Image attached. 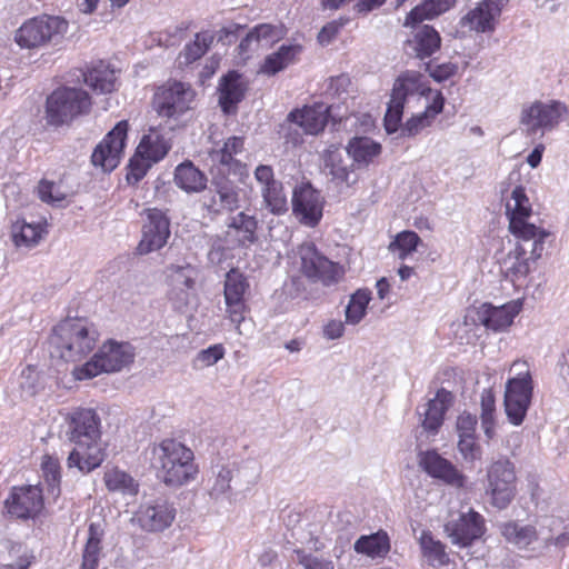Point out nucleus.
I'll list each match as a JSON object with an SVG mask.
<instances>
[{"label":"nucleus","instance_id":"f257e3e1","mask_svg":"<svg viewBox=\"0 0 569 569\" xmlns=\"http://www.w3.org/2000/svg\"><path fill=\"white\" fill-rule=\"evenodd\" d=\"M67 437L74 448L69 453L67 466L89 473L101 466L106 458L101 446L100 417L90 408H77L68 413Z\"/></svg>","mask_w":569,"mask_h":569},{"label":"nucleus","instance_id":"f03ea898","mask_svg":"<svg viewBox=\"0 0 569 569\" xmlns=\"http://www.w3.org/2000/svg\"><path fill=\"white\" fill-rule=\"evenodd\" d=\"M150 463L157 476L169 487H180L198 473L193 451L182 442L167 438L150 448Z\"/></svg>","mask_w":569,"mask_h":569},{"label":"nucleus","instance_id":"7ed1b4c3","mask_svg":"<svg viewBox=\"0 0 569 569\" xmlns=\"http://www.w3.org/2000/svg\"><path fill=\"white\" fill-rule=\"evenodd\" d=\"M98 340L93 325L82 318H67L59 322L49 338L51 356L64 361H79L91 352Z\"/></svg>","mask_w":569,"mask_h":569},{"label":"nucleus","instance_id":"20e7f679","mask_svg":"<svg viewBox=\"0 0 569 569\" xmlns=\"http://www.w3.org/2000/svg\"><path fill=\"white\" fill-rule=\"evenodd\" d=\"M260 475L259 466L252 460H227L212 466L211 499L231 501L233 490H248L256 485Z\"/></svg>","mask_w":569,"mask_h":569},{"label":"nucleus","instance_id":"39448f33","mask_svg":"<svg viewBox=\"0 0 569 569\" xmlns=\"http://www.w3.org/2000/svg\"><path fill=\"white\" fill-rule=\"evenodd\" d=\"M91 104L87 91L78 88H59L47 98V121L56 127L68 124L77 117L89 113Z\"/></svg>","mask_w":569,"mask_h":569},{"label":"nucleus","instance_id":"423d86ee","mask_svg":"<svg viewBox=\"0 0 569 569\" xmlns=\"http://www.w3.org/2000/svg\"><path fill=\"white\" fill-rule=\"evenodd\" d=\"M133 349L129 343L108 341L103 343L92 359L73 369L77 380L91 379L101 372H116L133 361Z\"/></svg>","mask_w":569,"mask_h":569},{"label":"nucleus","instance_id":"0eeeda50","mask_svg":"<svg viewBox=\"0 0 569 569\" xmlns=\"http://www.w3.org/2000/svg\"><path fill=\"white\" fill-rule=\"evenodd\" d=\"M248 289L249 281L238 269L232 268L226 273L223 288L226 312L239 335H249L253 330L252 320L247 318L249 309L244 295Z\"/></svg>","mask_w":569,"mask_h":569},{"label":"nucleus","instance_id":"6e6552de","mask_svg":"<svg viewBox=\"0 0 569 569\" xmlns=\"http://www.w3.org/2000/svg\"><path fill=\"white\" fill-rule=\"evenodd\" d=\"M68 28V22L53 16L42 14L26 21L16 32V42L21 48L32 49L58 42Z\"/></svg>","mask_w":569,"mask_h":569},{"label":"nucleus","instance_id":"1a4fd4ad","mask_svg":"<svg viewBox=\"0 0 569 569\" xmlns=\"http://www.w3.org/2000/svg\"><path fill=\"white\" fill-rule=\"evenodd\" d=\"M298 254L301 260V272L313 281L331 286L343 276V269L320 253L311 242L301 244Z\"/></svg>","mask_w":569,"mask_h":569},{"label":"nucleus","instance_id":"9d476101","mask_svg":"<svg viewBox=\"0 0 569 569\" xmlns=\"http://www.w3.org/2000/svg\"><path fill=\"white\" fill-rule=\"evenodd\" d=\"M194 96L189 84L174 81L158 88L153 97V107L161 117L178 118L192 109Z\"/></svg>","mask_w":569,"mask_h":569},{"label":"nucleus","instance_id":"9b49d317","mask_svg":"<svg viewBox=\"0 0 569 569\" xmlns=\"http://www.w3.org/2000/svg\"><path fill=\"white\" fill-rule=\"evenodd\" d=\"M487 493L496 508L506 509L516 493V473L513 463L508 459L495 461L488 469Z\"/></svg>","mask_w":569,"mask_h":569},{"label":"nucleus","instance_id":"f8f14e48","mask_svg":"<svg viewBox=\"0 0 569 569\" xmlns=\"http://www.w3.org/2000/svg\"><path fill=\"white\" fill-rule=\"evenodd\" d=\"M532 393L533 385L529 371L507 381L503 405L507 418L512 425L520 426L523 422Z\"/></svg>","mask_w":569,"mask_h":569},{"label":"nucleus","instance_id":"ddd939ff","mask_svg":"<svg viewBox=\"0 0 569 569\" xmlns=\"http://www.w3.org/2000/svg\"><path fill=\"white\" fill-rule=\"evenodd\" d=\"M448 538L455 545L467 547L485 533V520L473 510L456 512L443 525Z\"/></svg>","mask_w":569,"mask_h":569},{"label":"nucleus","instance_id":"4468645a","mask_svg":"<svg viewBox=\"0 0 569 569\" xmlns=\"http://www.w3.org/2000/svg\"><path fill=\"white\" fill-rule=\"evenodd\" d=\"M567 112L568 109L562 102L551 101L550 103H543L536 101L522 109L520 122L526 126L528 134H535L538 130L553 129Z\"/></svg>","mask_w":569,"mask_h":569},{"label":"nucleus","instance_id":"2eb2a0df","mask_svg":"<svg viewBox=\"0 0 569 569\" xmlns=\"http://www.w3.org/2000/svg\"><path fill=\"white\" fill-rule=\"evenodd\" d=\"M176 513L171 502L164 498H157L141 503L133 520L144 531L160 532L172 525Z\"/></svg>","mask_w":569,"mask_h":569},{"label":"nucleus","instance_id":"dca6fc26","mask_svg":"<svg viewBox=\"0 0 569 569\" xmlns=\"http://www.w3.org/2000/svg\"><path fill=\"white\" fill-rule=\"evenodd\" d=\"M43 495L39 486L12 487L4 501L8 513L18 519H31L43 509Z\"/></svg>","mask_w":569,"mask_h":569},{"label":"nucleus","instance_id":"f3484780","mask_svg":"<svg viewBox=\"0 0 569 569\" xmlns=\"http://www.w3.org/2000/svg\"><path fill=\"white\" fill-rule=\"evenodd\" d=\"M169 299L173 308L183 311L196 297L198 270L191 264L169 268Z\"/></svg>","mask_w":569,"mask_h":569},{"label":"nucleus","instance_id":"a211bd4d","mask_svg":"<svg viewBox=\"0 0 569 569\" xmlns=\"http://www.w3.org/2000/svg\"><path fill=\"white\" fill-rule=\"evenodd\" d=\"M128 122L119 121L114 128L94 148L91 154V162L101 167L104 171L113 170L120 161L126 144Z\"/></svg>","mask_w":569,"mask_h":569},{"label":"nucleus","instance_id":"6ab92c4d","mask_svg":"<svg viewBox=\"0 0 569 569\" xmlns=\"http://www.w3.org/2000/svg\"><path fill=\"white\" fill-rule=\"evenodd\" d=\"M170 237V220L160 209L146 210L142 238L137 247L140 254H147L166 246Z\"/></svg>","mask_w":569,"mask_h":569},{"label":"nucleus","instance_id":"aec40b11","mask_svg":"<svg viewBox=\"0 0 569 569\" xmlns=\"http://www.w3.org/2000/svg\"><path fill=\"white\" fill-rule=\"evenodd\" d=\"M418 461L422 470L431 478L456 489L465 487L467 477L438 451H421L418 455Z\"/></svg>","mask_w":569,"mask_h":569},{"label":"nucleus","instance_id":"412c9836","mask_svg":"<svg viewBox=\"0 0 569 569\" xmlns=\"http://www.w3.org/2000/svg\"><path fill=\"white\" fill-rule=\"evenodd\" d=\"M322 197L310 183H302L295 188L292 211L302 224L316 227L322 218Z\"/></svg>","mask_w":569,"mask_h":569},{"label":"nucleus","instance_id":"4be33fe9","mask_svg":"<svg viewBox=\"0 0 569 569\" xmlns=\"http://www.w3.org/2000/svg\"><path fill=\"white\" fill-rule=\"evenodd\" d=\"M211 187L214 192L210 202L206 204L209 212H233L240 208V188L227 173H211Z\"/></svg>","mask_w":569,"mask_h":569},{"label":"nucleus","instance_id":"5701e85b","mask_svg":"<svg viewBox=\"0 0 569 569\" xmlns=\"http://www.w3.org/2000/svg\"><path fill=\"white\" fill-rule=\"evenodd\" d=\"M249 81L237 70H231L219 79L218 103L224 114L232 116L238 112V104L246 98Z\"/></svg>","mask_w":569,"mask_h":569},{"label":"nucleus","instance_id":"b1692460","mask_svg":"<svg viewBox=\"0 0 569 569\" xmlns=\"http://www.w3.org/2000/svg\"><path fill=\"white\" fill-rule=\"evenodd\" d=\"M243 146V138L233 136L228 138L221 148L211 150L209 152L211 160L210 173L219 172L241 176L246 167L234 157L242 152Z\"/></svg>","mask_w":569,"mask_h":569},{"label":"nucleus","instance_id":"393cba45","mask_svg":"<svg viewBox=\"0 0 569 569\" xmlns=\"http://www.w3.org/2000/svg\"><path fill=\"white\" fill-rule=\"evenodd\" d=\"M509 0H482L476 8L460 19V26L476 32H491L496 19L501 14L503 6Z\"/></svg>","mask_w":569,"mask_h":569},{"label":"nucleus","instance_id":"a878e982","mask_svg":"<svg viewBox=\"0 0 569 569\" xmlns=\"http://www.w3.org/2000/svg\"><path fill=\"white\" fill-rule=\"evenodd\" d=\"M453 399L452 392L440 388L436 396L422 406V410L418 409L420 425L425 431L431 435L438 433L443 423L446 412L453 403Z\"/></svg>","mask_w":569,"mask_h":569},{"label":"nucleus","instance_id":"bb28decb","mask_svg":"<svg viewBox=\"0 0 569 569\" xmlns=\"http://www.w3.org/2000/svg\"><path fill=\"white\" fill-rule=\"evenodd\" d=\"M258 220L243 211L229 218L227 222L226 241L232 248H248L258 241Z\"/></svg>","mask_w":569,"mask_h":569},{"label":"nucleus","instance_id":"cd10ccee","mask_svg":"<svg viewBox=\"0 0 569 569\" xmlns=\"http://www.w3.org/2000/svg\"><path fill=\"white\" fill-rule=\"evenodd\" d=\"M323 163L325 169L328 170V174L336 184L350 188L358 182L359 177L353 170L356 164L346 162L339 147L331 144L325 151Z\"/></svg>","mask_w":569,"mask_h":569},{"label":"nucleus","instance_id":"c85d7f7f","mask_svg":"<svg viewBox=\"0 0 569 569\" xmlns=\"http://www.w3.org/2000/svg\"><path fill=\"white\" fill-rule=\"evenodd\" d=\"M330 107L325 102H316L312 106H306L301 110L291 111L287 120L297 123L308 134H318L321 132L329 119Z\"/></svg>","mask_w":569,"mask_h":569},{"label":"nucleus","instance_id":"c756f323","mask_svg":"<svg viewBox=\"0 0 569 569\" xmlns=\"http://www.w3.org/2000/svg\"><path fill=\"white\" fill-rule=\"evenodd\" d=\"M520 308L516 305L495 307L491 303H482L476 315L477 321L492 331H503L513 322Z\"/></svg>","mask_w":569,"mask_h":569},{"label":"nucleus","instance_id":"7c9ffc66","mask_svg":"<svg viewBox=\"0 0 569 569\" xmlns=\"http://www.w3.org/2000/svg\"><path fill=\"white\" fill-rule=\"evenodd\" d=\"M441 38L438 31L428 24L416 30L413 37L405 43L407 54L423 60L439 50Z\"/></svg>","mask_w":569,"mask_h":569},{"label":"nucleus","instance_id":"2f4dec72","mask_svg":"<svg viewBox=\"0 0 569 569\" xmlns=\"http://www.w3.org/2000/svg\"><path fill=\"white\" fill-rule=\"evenodd\" d=\"M83 78L84 83L97 93H110L117 87L116 70L102 60L88 67L83 72Z\"/></svg>","mask_w":569,"mask_h":569},{"label":"nucleus","instance_id":"473e14b6","mask_svg":"<svg viewBox=\"0 0 569 569\" xmlns=\"http://www.w3.org/2000/svg\"><path fill=\"white\" fill-rule=\"evenodd\" d=\"M431 89L425 81V77L415 70H406L401 72L393 82L391 94L401 98L406 103L411 96H427L431 93Z\"/></svg>","mask_w":569,"mask_h":569},{"label":"nucleus","instance_id":"72a5a7b5","mask_svg":"<svg viewBox=\"0 0 569 569\" xmlns=\"http://www.w3.org/2000/svg\"><path fill=\"white\" fill-rule=\"evenodd\" d=\"M346 151L357 168H366L381 153V144L369 137H353Z\"/></svg>","mask_w":569,"mask_h":569},{"label":"nucleus","instance_id":"f704fd0d","mask_svg":"<svg viewBox=\"0 0 569 569\" xmlns=\"http://www.w3.org/2000/svg\"><path fill=\"white\" fill-rule=\"evenodd\" d=\"M176 184L188 193L206 189L208 179L190 160L178 164L174 170Z\"/></svg>","mask_w":569,"mask_h":569},{"label":"nucleus","instance_id":"c9c22d12","mask_svg":"<svg viewBox=\"0 0 569 569\" xmlns=\"http://www.w3.org/2000/svg\"><path fill=\"white\" fill-rule=\"evenodd\" d=\"M301 51L300 44H282L276 52L264 58L260 71L268 76H274L292 64Z\"/></svg>","mask_w":569,"mask_h":569},{"label":"nucleus","instance_id":"e433bc0d","mask_svg":"<svg viewBox=\"0 0 569 569\" xmlns=\"http://www.w3.org/2000/svg\"><path fill=\"white\" fill-rule=\"evenodd\" d=\"M390 539L385 530L371 535H363L357 539L353 549L357 553L366 555L372 559L383 558L390 551Z\"/></svg>","mask_w":569,"mask_h":569},{"label":"nucleus","instance_id":"4c0bfd02","mask_svg":"<svg viewBox=\"0 0 569 569\" xmlns=\"http://www.w3.org/2000/svg\"><path fill=\"white\" fill-rule=\"evenodd\" d=\"M456 0H425L415 7L407 16L405 26H416L423 20L433 19L448 11Z\"/></svg>","mask_w":569,"mask_h":569},{"label":"nucleus","instance_id":"58836bf2","mask_svg":"<svg viewBox=\"0 0 569 569\" xmlns=\"http://www.w3.org/2000/svg\"><path fill=\"white\" fill-rule=\"evenodd\" d=\"M500 532L509 543L519 549H526L538 539V532L533 526H521L516 521L501 523Z\"/></svg>","mask_w":569,"mask_h":569},{"label":"nucleus","instance_id":"ea45409f","mask_svg":"<svg viewBox=\"0 0 569 569\" xmlns=\"http://www.w3.org/2000/svg\"><path fill=\"white\" fill-rule=\"evenodd\" d=\"M171 146L156 130H150L149 134L143 136L137 149L139 154H144L153 163L163 159L169 152Z\"/></svg>","mask_w":569,"mask_h":569},{"label":"nucleus","instance_id":"a19ab883","mask_svg":"<svg viewBox=\"0 0 569 569\" xmlns=\"http://www.w3.org/2000/svg\"><path fill=\"white\" fill-rule=\"evenodd\" d=\"M419 543L422 555L430 566L442 567L449 562L445 545L441 541L436 540L430 531H422Z\"/></svg>","mask_w":569,"mask_h":569},{"label":"nucleus","instance_id":"79ce46f5","mask_svg":"<svg viewBox=\"0 0 569 569\" xmlns=\"http://www.w3.org/2000/svg\"><path fill=\"white\" fill-rule=\"evenodd\" d=\"M43 232L40 223H28L24 220H17L11 226V233L14 243L26 247H32L39 242Z\"/></svg>","mask_w":569,"mask_h":569},{"label":"nucleus","instance_id":"37998d69","mask_svg":"<svg viewBox=\"0 0 569 569\" xmlns=\"http://www.w3.org/2000/svg\"><path fill=\"white\" fill-rule=\"evenodd\" d=\"M102 555L101 535L94 523L89 526V537L82 551L81 569H97Z\"/></svg>","mask_w":569,"mask_h":569},{"label":"nucleus","instance_id":"c03bdc74","mask_svg":"<svg viewBox=\"0 0 569 569\" xmlns=\"http://www.w3.org/2000/svg\"><path fill=\"white\" fill-rule=\"evenodd\" d=\"M528 248L525 244H517L516 248L509 252L508 260L511 264L507 267L506 274L512 281L525 279L531 271L530 260L527 257Z\"/></svg>","mask_w":569,"mask_h":569},{"label":"nucleus","instance_id":"a18cd8bd","mask_svg":"<svg viewBox=\"0 0 569 569\" xmlns=\"http://www.w3.org/2000/svg\"><path fill=\"white\" fill-rule=\"evenodd\" d=\"M18 387L23 398H31L44 388L41 372L32 365L26 366L19 377Z\"/></svg>","mask_w":569,"mask_h":569},{"label":"nucleus","instance_id":"49530a36","mask_svg":"<svg viewBox=\"0 0 569 569\" xmlns=\"http://www.w3.org/2000/svg\"><path fill=\"white\" fill-rule=\"evenodd\" d=\"M103 480L109 491H118L123 495L138 493V483L134 479L118 468L106 471Z\"/></svg>","mask_w":569,"mask_h":569},{"label":"nucleus","instance_id":"de8ad7c7","mask_svg":"<svg viewBox=\"0 0 569 569\" xmlns=\"http://www.w3.org/2000/svg\"><path fill=\"white\" fill-rule=\"evenodd\" d=\"M480 407H481V427L483 429L485 436L487 439H492L496 435L495 426H496V399L491 389H483L480 397Z\"/></svg>","mask_w":569,"mask_h":569},{"label":"nucleus","instance_id":"09e8293b","mask_svg":"<svg viewBox=\"0 0 569 569\" xmlns=\"http://www.w3.org/2000/svg\"><path fill=\"white\" fill-rule=\"evenodd\" d=\"M370 300L371 291L369 289H358L353 295H351L349 303L346 307L347 323H359L366 316Z\"/></svg>","mask_w":569,"mask_h":569},{"label":"nucleus","instance_id":"8fccbe9b","mask_svg":"<svg viewBox=\"0 0 569 569\" xmlns=\"http://www.w3.org/2000/svg\"><path fill=\"white\" fill-rule=\"evenodd\" d=\"M511 200L506 204V213L508 219L516 218H528L531 213V207L529 203V199L525 192V188L521 186H517L511 192Z\"/></svg>","mask_w":569,"mask_h":569},{"label":"nucleus","instance_id":"3c124183","mask_svg":"<svg viewBox=\"0 0 569 569\" xmlns=\"http://www.w3.org/2000/svg\"><path fill=\"white\" fill-rule=\"evenodd\" d=\"M266 208L273 214H282L288 210L287 197L283 192L282 182L279 181L271 188L261 190Z\"/></svg>","mask_w":569,"mask_h":569},{"label":"nucleus","instance_id":"603ef678","mask_svg":"<svg viewBox=\"0 0 569 569\" xmlns=\"http://www.w3.org/2000/svg\"><path fill=\"white\" fill-rule=\"evenodd\" d=\"M420 242L421 239L415 231H401L390 243L389 249L393 252L399 250V259L403 260L417 249Z\"/></svg>","mask_w":569,"mask_h":569},{"label":"nucleus","instance_id":"864d4df0","mask_svg":"<svg viewBox=\"0 0 569 569\" xmlns=\"http://www.w3.org/2000/svg\"><path fill=\"white\" fill-rule=\"evenodd\" d=\"M405 104L406 103L401 98L393 97L392 94L390 96V101L383 119L385 129L388 133H395L398 131L402 120Z\"/></svg>","mask_w":569,"mask_h":569},{"label":"nucleus","instance_id":"5fc2aeb1","mask_svg":"<svg viewBox=\"0 0 569 569\" xmlns=\"http://www.w3.org/2000/svg\"><path fill=\"white\" fill-rule=\"evenodd\" d=\"M152 163L149 158H144V154H139V149H137L128 164L127 181L131 184L138 183L147 174Z\"/></svg>","mask_w":569,"mask_h":569},{"label":"nucleus","instance_id":"6e6d98bb","mask_svg":"<svg viewBox=\"0 0 569 569\" xmlns=\"http://www.w3.org/2000/svg\"><path fill=\"white\" fill-rule=\"evenodd\" d=\"M510 232L523 242L533 241L540 236L543 229L536 227L532 223H528L526 218H516L509 220Z\"/></svg>","mask_w":569,"mask_h":569},{"label":"nucleus","instance_id":"4d7b16f0","mask_svg":"<svg viewBox=\"0 0 569 569\" xmlns=\"http://www.w3.org/2000/svg\"><path fill=\"white\" fill-rule=\"evenodd\" d=\"M251 32L257 38V46H269L279 41L283 37V28L270 23H261L256 26Z\"/></svg>","mask_w":569,"mask_h":569},{"label":"nucleus","instance_id":"13d9d810","mask_svg":"<svg viewBox=\"0 0 569 569\" xmlns=\"http://www.w3.org/2000/svg\"><path fill=\"white\" fill-rule=\"evenodd\" d=\"M211 43V38L206 34L197 33L193 42L188 43L181 56L184 58L186 63H191L200 59L208 50Z\"/></svg>","mask_w":569,"mask_h":569},{"label":"nucleus","instance_id":"bf43d9fd","mask_svg":"<svg viewBox=\"0 0 569 569\" xmlns=\"http://www.w3.org/2000/svg\"><path fill=\"white\" fill-rule=\"evenodd\" d=\"M39 198L52 206L60 207L66 200V193L54 182L41 180L38 187Z\"/></svg>","mask_w":569,"mask_h":569},{"label":"nucleus","instance_id":"052dcab7","mask_svg":"<svg viewBox=\"0 0 569 569\" xmlns=\"http://www.w3.org/2000/svg\"><path fill=\"white\" fill-rule=\"evenodd\" d=\"M458 450L468 462L479 460L482 455L481 447L477 443L475 436L459 437Z\"/></svg>","mask_w":569,"mask_h":569},{"label":"nucleus","instance_id":"680f3d73","mask_svg":"<svg viewBox=\"0 0 569 569\" xmlns=\"http://www.w3.org/2000/svg\"><path fill=\"white\" fill-rule=\"evenodd\" d=\"M426 70L435 81L443 82L457 73L458 66L452 62L433 66L432 61H429L426 63Z\"/></svg>","mask_w":569,"mask_h":569},{"label":"nucleus","instance_id":"e2e57ef3","mask_svg":"<svg viewBox=\"0 0 569 569\" xmlns=\"http://www.w3.org/2000/svg\"><path fill=\"white\" fill-rule=\"evenodd\" d=\"M297 561L305 569H335V565L331 560L306 553L302 550H297Z\"/></svg>","mask_w":569,"mask_h":569},{"label":"nucleus","instance_id":"0e129e2a","mask_svg":"<svg viewBox=\"0 0 569 569\" xmlns=\"http://www.w3.org/2000/svg\"><path fill=\"white\" fill-rule=\"evenodd\" d=\"M431 122L432 119L425 111L412 116L402 127V134L413 137L420 133L425 128L429 127Z\"/></svg>","mask_w":569,"mask_h":569},{"label":"nucleus","instance_id":"69168bd1","mask_svg":"<svg viewBox=\"0 0 569 569\" xmlns=\"http://www.w3.org/2000/svg\"><path fill=\"white\" fill-rule=\"evenodd\" d=\"M223 356L224 348L218 343L199 351L196 361L200 362L202 367H209L217 363Z\"/></svg>","mask_w":569,"mask_h":569},{"label":"nucleus","instance_id":"338daca9","mask_svg":"<svg viewBox=\"0 0 569 569\" xmlns=\"http://www.w3.org/2000/svg\"><path fill=\"white\" fill-rule=\"evenodd\" d=\"M351 84V80L348 74H339L329 79L326 93L332 98H339L342 93L348 92V88Z\"/></svg>","mask_w":569,"mask_h":569},{"label":"nucleus","instance_id":"774afa93","mask_svg":"<svg viewBox=\"0 0 569 569\" xmlns=\"http://www.w3.org/2000/svg\"><path fill=\"white\" fill-rule=\"evenodd\" d=\"M478 419L476 415L467 411L459 415L457 419V431L459 437L475 436Z\"/></svg>","mask_w":569,"mask_h":569}]
</instances>
